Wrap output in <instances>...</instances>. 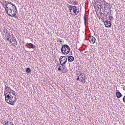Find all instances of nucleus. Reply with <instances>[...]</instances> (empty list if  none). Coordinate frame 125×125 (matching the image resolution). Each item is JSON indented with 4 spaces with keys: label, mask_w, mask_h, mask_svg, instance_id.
Segmentation results:
<instances>
[{
    "label": "nucleus",
    "mask_w": 125,
    "mask_h": 125,
    "mask_svg": "<svg viewBox=\"0 0 125 125\" xmlns=\"http://www.w3.org/2000/svg\"><path fill=\"white\" fill-rule=\"evenodd\" d=\"M0 3L2 6V7L4 8L5 11L8 16L18 19L16 16V14H17V7L13 3L8 1L3 0V1H0Z\"/></svg>",
    "instance_id": "nucleus-1"
},
{
    "label": "nucleus",
    "mask_w": 125,
    "mask_h": 125,
    "mask_svg": "<svg viewBox=\"0 0 125 125\" xmlns=\"http://www.w3.org/2000/svg\"><path fill=\"white\" fill-rule=\"evenodd\" d=\"M9 89H11V88L8 86V84L7 83L5 85V89L4 91L5 101L8 104L14 106V102L17 101L16 95H15V91L12 90H11V91H9Z\"/></svg>",
    "instance_id": "nucleus-2"
},
{
    "label": "nucleus",
    "mask_w": 125,
    "mask_h": 125,
    "mask_svg": "<svg viewBox=\"0 0 125 125\" xmlns=\"http://www.w3.org/2000/svg\"><path fill=\"white\" fill-rule=\"evenodd\" d=\"M71 48H70V46L67 44H64L62 46V48L61 49V51L62 54H64V55H66L67 54H69L70 53V50Z\"/></svg>",
    "instance_id": "nucleus-3"
},
{
    "label": "nucleus",
    "mask_w": 125,
    "mask_h": 125,
    "mask_svg": "<svg viewBox=\"0 0 125 125\" xmlns=\"http://www.w3.org/2000/svg\"><path fill=\"white\" fill-rule=\"evenodd\" d=\"M69 11L71 13H74V15H78V14L80 13V9H79V7L77 6L72 5L70 6Z\"/></svg>",
    "instance_id": "nucleus-4"
},
{
    "label": "nucleus",
    "mask_w": 125,
    "mask_h": 125,
    "mask_svg": "<svg viewBox=\"0 0 125 125\" xmlns=\"http://www.w3.org/2000/svg\"><path fill=\"white\" fill-rule=\"evenodd\" d=\"M67 59L66 56H62L59 58L60 63H63L64 64H66L67 63Z\"/></svg>",
    "instance_id": "nucleus-5"
},
{
    "label": "nucleus",
    "mask_w": 125,
    "mask_h": 125,
    "mask_svg": "<svg viewBox=\"0 0 125 125\" xmlns=\"http://www.w3.org/2000/svg\"><path fill=\"white\" fill-rule=\"evenodd\" d=\"M83 20L84 25L85 27H86V25H88V17L85 14H84L83 16Z\"/></svg>",
    "instance_id": "nucleus-6"
},
{
    "label": "nucleus",
    "mask_w": 125,
    "mask_h": 125,
    "mask_svg": "<svg viewBox=\"0 0 125 125\" xmlns=\"http://www.w3.org/2000/svg\"><path fill=\"white\" fill-rule=\"evenodd\" d=\"M88 40L90 43H92V44H94V43H95V41L96 40V39L94 37L90 35V36H89Z\"/></svg>",
    "instance_id": "nucleus-7"
},
{
    "label": "nucleus",
    "mask_w": 125,
    "mask_h": 125,
    "mask_svg": "<svg viewBox=\"0 0 125 125\" xmlns=\"http://www.w3.org/2000/svg\"><path fill=\"white\" fill-rule=\"evenodd\" d=\"M26 46L28 48H32V49H35V48H36V45L32 43H27L26 44Z\"/></svg>",
    "instance_id": "nucleus-8"
},
{
    "label": "nucleus",
    "mask_w": 125,
    "mask_h": 125,
    "mask_svg": "<svg viewBox=\"0 0 125 125\" xmlns=\"http://www.w3.org/2000/svg\"><path fill=\"white\" fill-rule=\"evenodd\" d=\"M104 25H105L106 28H110L111 26V21H106L104 22Z\"/></svg>",
    "instance_id": "nucleus-9"
},
{
    "label": "nucleus",
    "mask_w": 125,
    "mask_h": 125,
    "mask_svg": "<svg viewBox=\"0 0 125 125\" xmlns=\"http://www.w3.org/2000/svg\"><path fill=\"white\" fill-rule=\"evenodd\" d=\"M68 62H73L75 60V57L72 56H66Z\"/></svg>",
    "instance_id": "nucleus-10"
},
{
    "label": "nucleus",
    "mask_w": 125,
    "mask_h": 125,
    "mask_svg": "<svg viewBox=\"0 0 125 125\" xmlns=\"http://www.w3.org/2000/svg\"><path fill=\"white\" fill-rule=\"evenodd\" d=\"M97 2L100 3V4H103V5L105 3L108 4V3L106 2V1L104 0H97Z\"/></svg>",
    "instance_id": "nucleus-11"
},
{
    "label": "nucleus",
    "mask_w": 125,
    "mask_h": 125,
    "mask_svg": "<svg viewBox=\"0 0 125 125\" xmlns=\"http://www.w3.org/2000/svg\"><path fill=\"white\" fill-rule=\"evenodd\" d=\"M109 12L106 11V10L104 11L103 13H102V14H103V16L104 17H105V18H107L108 16V14H109Z\"/></svg>",
    "instance_id": "nucleus-12"
},
{
    "label": "nucleus",
    "mask_w": 125,
    "mask_h": 125,
    "mask_svg": "<svg viewBox=\"0 0 125 125\" xmlns=\"http://www.w3.org/2000/svg\"><path fill=\"white\" fill-rule=\"evenodd\" d=\"M116 97H117L118 98H121V97H122V93H121L120 91L116 92Z\"/></svg>",
    "instance_id": "nucleus-13"
},
{
    "label": "nucleus",
    "mask_w": 125,
    "mask_h": 125,
    "mask_svg": "<svg viewBox=\"0 0 125 125\" xmlns=\"http://www.w3.org/2000/svg\"><path fill=\"white\" fill-rule=\"evenodd\" d=\"M103 5H104V10H107L108 9L110 10V7H109V6H108L106 3H104Z\"/></svg>",
    "instance_id": "nucleus-14"
},
{
    "label": "nucleus",
    "mask_w": 125,
    "mask_h": 125,
    "mask_svg": "<svg viewBox=\"0 0 125 125\" xmlns=\"http://www.w3.org/2000/svg\"><path fill=\"white\" fill-rule=\"evenodd\" d=\"M71 4H73V5H74V6H76V5H78V1H77V0H75V1H72L71 3Z\"/></svg>",
    "instance_id": "nucleus-15"
},
{
    "label": "nucleus",
    "mask_w": 125,
    "mask_h": 125,
    "mask_svg": "<svg viewBox=\"0 0 125 125\" xmlns=\"http://www.w3.org/2000/svg\"><path fill=\"white\" fill-rule=\"evenodd\" d=\"M3 125H13V123L11 122H9L8 121H5Z\"/></svg>",
    "instance_id": "nucleus-16"
},
{
    "label": "nucleus",
    "mask_w": 125,
    "mask_h": 125,
    "mask_svg": "<svg viewBox=\"0 0 125 125\" xmlns=\"http://www.w3.org/2000/svg\"><path fill=\"white\" fill-rule=\"evenodd\" d=\"M84 76V73H81L80 75H79V78L80 79H83V78H85V76Z\"/></svg>",
    "instance_id": "nucleus-17"
},
{
    "label": "nucleus",
    "mask_w": 125,
    "mask_h": 125,
    "mask_svg": "<svg viewBox=\"0 0 125 125\" xmlns=\"http://www.w3.org/2000/svg\"><path fill=\"white\" fill-rule=\"evenodd\" d=\"M12 42H14V43H13V44H16V45H17V41H16L15 37H14L13 39H12Z\"/></svg>",
    "instance_id": "nucleus-18"
},
{
    "label": "nucleus",
    "mask_w": 125,
    "mask_h": 125,
    "mask_svg": "<svg viewBox=\"0 0 125 125\" xmlns=\"http://www.w3.org/2000/svg\"><path fill=\"white\" fill-rule=\"evenodd\" d=\"M26 73H28V74H29V73H31L32 71L31 70V69L30 68L28 67L26 69Z\"/></svg>",
    "instance_id": "nucleus-19"
},
{
    "label": "nucleus",
    "mask_w": 125,
    "mask_h": 125,
    "mask_svg": "<svg viewBox=\"0 0 125 125\" xmlns=\"http://www.w3.org/2000/svg\"><path fill=\"white\" fill-rule=\"evenodd\" d=\"M108 18L110 21H113V20H114V17H113V16H111V15H110L109 16Z\"/></svg>",
    "instance_id": "nucleus-20"
},
{
    "label": "nucleus",
    "mask_w": 125,
    "mask_h": 125,
    "mask_svg": "<svg viewBox=\"0 0 125 125\" xmlns=\"http://www.w3.org/2000/svg\"><path fill=\"white\" fill-rule=\"evenodd\" d=\"M79 82H81V83H85V78H83L81 80H79Z\"/></svg>",
    "instance_id": "nucleus-21"
},
{
    "label": "nucleus",
    "mask_w": 125,
    "mask_h": 125,
    "mask_svg": "<svg viewBox=\"0 0 125 125\" xmlns=\"http://www.w3.org/2000/svg\"><path fill=\"white\" fill-rule=\"evenodd\" d=\"M60 65H61L62 68V67H65V64L66 63H62V62H60Z\"/></svg>",
    "instance_id": "nucleus-22"
},
{
    "label": "nucleus",
    "mask_w": 125,
    "mask_h": 125,
    "mask_svg": "<svg viewBox=\"0 0 125 125\" xmlns=\"http://www.w3.org/2000/svg\"><path fill=\"white\" fill-rule=\"evenodd\" d=\"M66 5H67V7L69 8V10H70V9L71 8V6H72V5H69V4H67Z\"/></svg>",
    "instance_id": "nucleus-23"
},
{
    "label": "nucleus",
    "mask_w": 125,
    "mask_h": 125,
    "mask_svg": "<svg viewBox=\"0 0 125 125\" xmlns=\"http://www.w3.org/2000/svg\"><path fill=\"white\" fill-rule=\"evenodd\" d=\"M62 72H63V71L64 70V72H65V73L67 72V69H65V67H62Z\"/></svg>",
    "instance_id": "nucleus-24"
},
{
    "label": "nucleus",
    "mask_w": 125,
    "mask_h": 125,
    "mask_svg": "<svg viewBox=\"0 0 125 125\" xmlns=\"http://www.w3.org/2000/svg\"><path fill=\"white\" fill-rule=\"evenodd\" d=\"M10 33L9 32V31H8V30L6 31V32L5 33V35H7L10 34Z\"/></svg>",
    "instance_id": "nucleus-25"
},
{
    "label": "nucleus",
    "mask_w": 125,
    "mask_h": 125,
    "mask_svg": "<svg viewBox=\"0 0 125 125\" xmlns=\"http://www.w3.org/2000/svg\"><path fill=\"white\" fill-rule=\"evenodd\" d=\"M78 50H79L80 51V53H81V54H83V50L81 49H79Z\"/></svg>",
    "instance_id": "nucleus-26"
},
{
    "label": "nucleus",
    "mask_w": 125,
    "mask_h": 125,
    "mask_svg": "<svg viewBox=\"0 0 125 125\" xmlns=\"http://www.w3.org/2000/svg\"><path fill=\"white\" fill-rule=\"evenodd\" d=\"M6 31H7V29H6V28H4L3 29V32L4 33V34L6 32Z\"/></svg>",
    "instance_id": "nucleus-27"
},
{
    "label": "nucleus",
    "mask_w": 125,
    "mask_h": 125,
    "mask_svg": "<svg viewBox=\"0 0 125 125\" xmlns=\"http://www.w3.org/2000/svg\"><path fill=\"white\" fill-rule=\"evenodd\" d=\"M14 38V37H13V36H12V37H11L10 38H9L10 41H12V40H13V39Z\"/></svg>",
    "instance_id": "nucleus-28"
},
{
    "label": "nucleus",
    "mask_w": 125,
    "mask_h": 125,
    "mask_svg": "<svg viewBox=\"0 0 125 125\" xmlns=\"http://www.w3.org/2000/svg\"><path fill=\"white\" fill-rule=\"evenodd\" d=\"M58 71H60L61 72H62V69H61V68H60V67L58 68Z\"/></svg>",
    "instance_id": "nucleus-29"
},
{
    "label": "nucleus",
    "mask_w": 125,
    "mask_h": 125,
    "mask_svg": "<svg viewBox=\"0 0 125 125\" xmlns=\"http://www.w3.org/2000/svg\"><path fill=\"white\" fill-rule=\"evenodd\" d=\"M59 42H64V41H63V40L62 39H60Z\"/></svg>",
    "instance_id": "nucleus-30"
},
{
    "label": "nucleus",
    "mask_w": 125,
    "mask_h": 125,
    "mask_svg": "<svg viewBox=\"0 0 125 125\" xmlns=\"http://www.w3.org/2000/svg\"><path fill=\"white\" fill-rule=\"evenodd\" d=\"M123 102L125 103V96L123 98Z\"/></svg>",
    "instance_id": "nucleus-31"
},
{
    "label": "nucleus",
    "mask_w": 125,
    "mask_h": 125,
    "mask_svg": "<svg viewBox=\"0 0 125 125\" xmlns=\"http://www.w3.org/2000/svg\"><path fill=\"white\" fill-rule=\"evenodd\" d=\"M9 35H5V38H6V39H8V38H9Z\"/></svg>",
    "instance_id": "nucleus-32"
},
{
    "label": "nucleus",
    "mask_w": 125,
    "mask_h": 125,
    "mask_svg": "<svg viewBox=\"0 0 125 125\" xmlns=\"http://www.w3.org/2000/svg\"><path fill=\"white\" fill-rule=\"evenodd\" d=\"M8 37H9V39H10V38L12 37V36H11V35H10V33L9 34Z\"/></svg>",
    "instance_id": "nucleus-33"
},
{
    "label": "nucleus",
    "mask_w": 125,
    "mask_h": 125,
    "mask_svg": "<svg viewBox=\"0 0 125 125\" xmlns=\"http://www.w3.org/2000/svg\"><path fill=\"white\" fill-rule=\"evenodd\" d=\"M9 35H5V38H6V39H8V38H9Z\"/></svg>",
    "instance_id": "nucleus-34"
},
{
    "label": "nucleus",
    "mask_w": 125,
    "mask_h": 125,
    "mask_svg": "<svg viewBox=\"0 0 125 125\" xmlns=\"http://www.w3.org/2000/svg\"><path fill=\"white\" fill-rule=\"evenodd\" d=\"M80 79V76H79L77 78V81H79Z\"/></svg>",
    "instance_id": "nucleus-35"
},
{
    "label": "nucleus",
    "mask_w": 125,
    "mask_h": 125,
    "mask_svg": "<svg viewBox=\"0 0 125 125\" xmlns=\"http://www.w3.org/2000/svg\"><path fill=\"white\" fill-rule=\"evenodd\" d=\"M60 41V39H57V42H58V41Z\"/></svg>",
    "instance_id": "nucleus-36"
},
{
    "label": "nucleus",
    "mask_w": 125,
    "mask_h": 125,
    "mask_svg": "<svg viewBox=\"0 0 125 125\" xmlns=\"http://www.w3.org/2000/svg\"><path fill=\"white\" fill-rule=\"evenodd\" d=\"M70 53L71 55H73V53L72 52V51H70Z\"/></svg>",
    "instance_id": "nucleus-37"
},
{
    "label": "nucleus",
    "mask_w": 125,
    "mask_h": 125,
    "mask_svg": "<svg viewBox=\"0 0 125 125\" xmlns=\"http://www.w3.org/2000/svg\"><path fill=\"white\" fill-rule=\"evenodd\" d=\"M60 65V63H58V64H57V66H58V67H59Z\"/></svg>",
    "instance_id": "nucleus-38"
},
{
    "label": "nucleus",
    "mask_w": 125,
    "mask_h": 125,
    "mask_svg": "<svg viewBox=\"0 0 125 125\" xmlns=\"http://www.w3.org/2000/svg\"><path fill=\"white\" fill-rule=\"evenodd\" d=\"M6 41H10V40H9V38H6Z\"/></svg>",
    "instance_id": "nucleus-39"
},
{
    "label": "nucleus",
    "mask_w": 125,
    "mask_h": 125,
    "mask_svg": "<svg viewBox=\"0 0 125 125\" xmlns=\"http://www.w3.org/2000/svg\"><path fill=\"white\" fill-rule=\"evenodd\" d=\"M100 7H101L102 8H103V5H102H102H101Z\"/></svg>",
    "instance_id": "nucleus-40"
},
{
    "label": "nucleus",
    "mask_w": 125,
    "mask_h": 125,
    "mask_svg": "<svg viewBox=\"0 0 125 125\" xmlns=\"http://www.w3.org/2000/svg\"><path fill=\"white\" fill-rule=\"evenodd\" d=\"M9 42H10V43H12V41H11V40H9Z\"/></svg>",
    "instance_id": "nucleus-41"
},
{
    "label": "nucleus",
    "mask_w": 125,
    "mask_h": 125,
    "mask_svg": "<svg viewBox=\"0 0 125 125\" xmlns=\"http://www.w3.org/2000/svg\"><path fill=\"white\" fill-rule=\"evenodd\" d=\"M59 67V68H61L62 66H61V65H60Z\"/></svg>",
    "instance_id": "nucleus-42"
},
{
    "label": "nucleus",
    "mask_w": 125,
    "mask_h": 125,
    "mask_svg": "<svg viewBox=\"0 0 125 125\" xmlns=\"http://www.w3.org/2000/svg\"><path fill=\"white\" fill-rule=\"evenodd\" d=\"M111 11H112L110 10V12L109 13L110 15H111Z\"/></svg>",
    "instance_id": "nucleus-43"
},
{
    "label": "nucleus",
    "mask_w": 125,
    "mask_h": 125,
    "mask_svg": "<svg viewBox=\"0 0 125 125\" xmlns=\"http://www.w3.org/2000/svg\"><path fill=\"white\" fill-rule=\"evenodd\" d=\"M23 42L24 43V42Z\"/></svg>",
    "instance_id": "nucleus-44"
}]
</instances>
